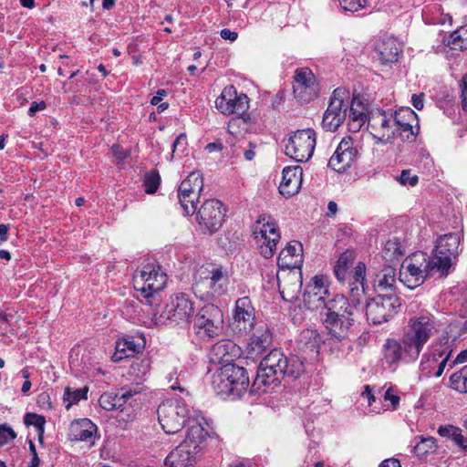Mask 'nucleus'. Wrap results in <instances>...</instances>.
Segmentation results:
<instances>
[{"label":"nucleus","mask_w":467,"mask_h":467,"mask_svg":"<svg viewBox=\"0 0 467 467\" xmlns=\"http://www.w3.org/2000/svg\"><path fill=\"white\" fill-rule=\"evenodd\" d=\"M304 371L305 365L301 358L274 348L261 360L252 384V391L266 393L270 389L279 386L282 379L296 380Z\"/></svg>","instance_id":"f257e3e1"},{"label":"nucleus","mask_w":467,"mask_h":467,"mask_svg":"<svg viewBox=\"0 0 467 467\" xmlns=\"http://www.w3.org/2000/svg\"><path fill=\"white\" fill-rule=\"evenodd\" d=\"M249 384L246 368L233 362L223 364L212 378L213 389L223 399L240 398L246 392Z\"/></svg>","instance_id":"f03ea898"},{"label":"nucleus","mask_w":467,"mask_h":467,"mask_svg":"<svg viewBox=\"0 0 467 467\" xmlns=\"http://www.w3.org/2000/svg\"><path fill=\"white\" fill-rule=\"evenodd\" d=\"M437 331L435 318L426 313L412 317L409 319L407 327L402 336V342L408 345L409 353L419 357L424 345Z\"/></svg>","instance_id":"7ed1b4c3"},{"label":"nucleus","mask_w":467,"mask_h":467,"mask_svg":"<svg viewBox=\"0 0 467 467\" xmlns=\"http://www.w3.org/2000/svg\"><path fill=\"white\" fill-rule=\"evenodd\" d=\"M193 333L202 340H211L222 335L223 330V313L213 305L203 306L192 320Z\"/></svg>","instance_id":"20e7f679"},{"label":"nucleus","mask_w":467,"mask_h":467,"mask_svg":"<svg viewBox=\"0 0 467 467\" xmlns=\"http://www.w3.org/2000/svg\"><path fill=\"white\" fill-rule=\"evenodd\" d=\"M167 283V275L160 265H145L141 271L133 275L134 288L147 299L150 306L158 305L157 298Z\"/></svg>","instance_id":"39448f33"},{"label":"nucleus","mask_w":467,"mask_h":467,"mask_svg":"<svg viewBox=\"0 0 467 467\" xmlns=\"http://www.w3.org/2000/svg\"><path fill=\"white\" fill-rule=\"evenodd\" d=\"M401 300L393 292L379 294L366 302V317L369 325L379 326L390 321L400 310Z\"/></svg>","instance_id":"423d86ee"},{"label":"nucleus","mask_w":467,"mask_h":467,"mask_svg":"<svg viewBox=\"0 0 467 467\" xmlns=\"http://www.w3.org/2000/svg\"><path fill=\"white\" fill-rule=\"evenodd\" d=\"M188 405L182 400L169 399L162 401L158 410V420L167 434L180 431L188 421Z\"/></svg>","instance_id":"0eeeda50"},{"label":"nucleus","mask_w":467,"mask_h":467,"mask_svg":"<svg viewBox=\"0 0 467 467\" xmlns=\"http://www.w3.org/2000/svg\"><path fill=\"white\" fill-rule=\"evenodd\" d=\"M194 312V303L189 295L174 294L170 297L158 322L164 325L183 326L192 322Z\"/></svg>","instance_id":"6e6552de"},{"label":"nucleus","mask_w":467,"mask_h":467,"mask_svg":"<svg viewBox=\"0 0 467 467\" xmlns=\"http://www.w3.org/2000/svg\"><path fill=\"white\" fill-rule=\"evenodd\" d=\"M349 99V91L344 88H337L332 92L321 123L326 131L334 132L344 123L348 116Z\"/></svg>","instance_id":"1a4fd4ad"},{"label":"nucleus","mask_w":467,"mask_h":467,"mask_svg":"<svg viewBox=\"0 0 467 467\" xmlns=\"http://www.w3.org/2000/svg\"><path fill=\"white\" fill-rule=\"evenodd\" d=\"M255 308L249 296L236 299L232 310L229 327L238 336H247L255 327Z\"/></svg>","instance_id":"9d476101"},{"label":"nucleus","mask_w":467,"mask_h":467,"mask_svg":"<svg viewBox=\"0 0 467 467\" xmlns=\"http://www.w3.org/2000/svg\"><path fill=\"white\" fill-rule=\"evenodd\" d=\"M144 391L140 382L131 383L121 387L118 392H105L99 400L100 407L108 411L119 410L123 411L126 405L133 407L138 403V397Z\"/></svg>","instance_id":"9b49d317"},{"label":"nucleus","mask_w":467,"mask_h":467,"mask_svg":"<svg viewBox=\"0 0 467 467\" xmlns=\"http://www.w3.org/2000/svg\"><path fill=\"white\" fill-rule=\"evenodd\" d=\"M317 143L313 129L298 130L290 136L285 145V154L297 162L307 161L314 153Z\"/></svg>","instance_id":"f8f14e48"},{"label":"nucleus","mask_w":467,"mask_h":467,"mask_svg":"<svg viewBox=\"0 0 467 467\" xmlns=\"http://www.w3.org/2000/svg\"><path fill=\"white\" fill-rule=\"evenodd\" d=\"M427 254L419 252L413 254L410 260H406L400 270L399 280L406 287L414 289L424 283L431 275L425 271Z\"/></svg>","instance_id":"ddd939ff"},{"label":"nucleus","mask_w":467,"mask_h":467,"mask_svg":"<svg viewBox=\"0 0 467 467\" xmlns=\"http://www.w3.org/2000/svg\"><path fill=\"white\" fill-rule=\"evenodd\" d=\"M225 213L226 209L221 201L206 200L196 211V220L202 229L213 234L223 225Z\"/></svg>","instance_id":"4468645a"},{"label":"nucleus","mask_w":467,"mask_h":467,"mask_svg":"<svg viewBox=\"0 0 467 467\" xmlns=\"http://www.w3.org/2000/svg\"><path fill=\"white\" fill-rule=\"evenodd\" d=\"M293 92L300 103H308L314 100L318 94L317 78L309 67L296 68L294 74Z\"/></svg>","instance_id":"2eb2a0df"},{"label":"nucleus","mask_w":467,"mask_h":467,"mask_svg":"<svg viewBox=\"0 0 467 467\" xmlns=\"http://www.w3.org/2000/svg\"><path fill=\"white\" fill-rule=\"evenodd\" d=\"M216 109L224 115L242 116L249 109V99L244 93H238L234 86L225 87L215 100Z\"/></svg>","instance_id":"dca6fc26"},{"label":"nucleus","mask_w":467,"mask_h":467,"mask_svg":"<svg viewBox=\"0 0 467 467\" xmlns=\"http://www.w3.org/2000/svg\"><path fill=\"white\" fill-rule=\"evenodd\" d=\"M256 223L261 224L259 229L255 227L254 231L255 238L260 237L263 240V244L260 245V253L265 258H271L275 254L276 244L280 240L278 226L274 220L265 215H260Z\"/></svg>","instance_id":"f3484780"},{"label":"nucleus","mask_w":467,"mask_h":467,"mask_svg":"<svg viewBox=\"0 0 467 467\" xmlns=\"http://www.w3.org/2000/svg\"><path fill=\"white\" fill-rule=\"evenodd\" d=\"M360 310H348L338 314L337 317H322V322L332 339L341 342L347 339L356 322V317Z\"/></svg>","instance_id":"a211bd4d"},{"label":"nucleus","mask_w":467,"mask_h":467,"mask_svg":"<svg viewBox=\"0 0 467 467\" xmlns=\"http://www.w3.org/2000/svg\"><path fill=\"white\" fill-rule=\"evenodd\" d=\"M363 289L361 290V295ZM356 296H360L358 287L351 288L350 300L341 294L332 295L327 299L323 309L320 311L322 317H337L338 314L348 312V310H360V300Z\"/></svg>","instance_id":"6ab92c4d"},{"label":"nucleus","mask_w":467,"mask_h":467,"mask_svg":"<svg viewBox=\"0 0 467 467\" xmlns=\"http://www.w3.org/2000/svg\"><path fill=\"white\" fill-rule=\"evenodd\" d=\"M393 122L397 134L402 140L412 142L416 140L419 131V121L417 114L409 107L401 108L394 112Z\"/></svg>","instance_id":"aec40b11"},{"label":"nucleus","mask_w":467,"mask_h":467,"mask_svg":"<svg viewBox=\"0 0 467 467\" xmlns=\"http://www.w3.org/2000/svg\"><path fill=\"white\" fill-rule=\"evenodd\" d=\"M358 150L350 136L344 137L328 161V166L337 172H344L357 160Z\"/></svg>","instance_id":"412c9836"},{"label":"nucleus","mask_w":467,"mask_h":467,"mask_svg":"<svg viewBox=\"0 0 467 467\" xmlns=\"http://www.w3.org/2000/svg\"><path fill=\"white\" fill-rule=\"evenodd\" d=\"M409 348L402 340L388 338L383 345V361L390 368L396 369L400 362L412 363L416 361L419 356L414 353V357L409 353Z\"/></svg>","instance_id":"4be33fe9"},{"label":"nucleus","mask_w":467,"mask_h":467,"mask_svg":"<svg viewBox=\"0 0 467 467\" xmlns=\"http://www.w3.org/2000/svg\"><path fill=\"white\" fill-rule=\"evenodd\" d=\"M302 175L303 170L300 166L285 167L278 188L280 194L286 199L297 194L302 185Z\"/></svg>","instance_id":"5701e85b"},{"label":"nucleus","mask_w":467,"mask_h":467,"mask_svg":"<svg viewBox=\"0 0 467 467\" xmlns=\"http://www.w3.org/2000/svg\"><path fill=\"white\" fill-rule=\"evenodd\" d=\"M97 426L88 419H78L71 422L68 439L72 441H86L94 443Z\"/></svg>","instance_id":"b1692460"},{"label":"nucleus","mask_w":467,"mask_h":467,"mask_svg":"<svg viewBox=\"0 0 467 467\" xmlns=\"http://www.w3.org/2000/svg\"><path fill=\"white\" fill-rule=\"evenodd\" d=\"M273 340L272 333L266 324L259 326L247 345V353L252 357L262 355L271 346Z\"/></svg>","instance_id":"393cba45"},{"label":"nucleus","mask_w":467,"mask_h":467,"mask_svg":"<svg viewBox=\"0 0 467 467\" xmlns=\"http://www.w3.org/2000/svg\"><path fill=\"white\" fill-rule=\"evenodd\" d=\"M197 452L188 445L181 443L164 460L165 467H190L195 461Z\"/></svg>","instance_id":"a878e982"},{"label":"nucleus","mask_w":467,"mask_h":467,"mask_svg":"<svg viewBox=\"0 0 467 467\" xmlns=\"http://www.w3.org/2000/svg\"><path fill=\"white\" fill-rule=\"evenodd\" d=\"M321 343L322 337L317 330L306 328L299 334L297 348L309 357H317Z\"/></svg>","instance_id":"bb28decb"},{"label":"nucleus","mask_w":467,"mask_h":467,"mask_svg":"<svg viewBox=\"0 0 467 467\" xmlns=\"http://www.w3.org/2000/svg\"><path fill=\"white\" fill-rule=\"evenodd\" d=\"M303 247L301 243L292 241L281 250L277 257V265L282 269L296 268L302 262L301 254Z\"/></svg>","instance_id":"cd10ccee"},{"label":"nucleus","mask_w":467,"mask_h":467,"mask_svg":"<svg viewBox=\"0 0 467 467\" xmlns=\"http://www.w3.org/2000/svg\"><path fill=\"white\" fill-rule=\"evenodd\" d=\"M239 348L230 339H222L211 348V356L214 362L228 364L239 355Z\"/></svg>","instance_id":"c85d7f7f"},{"label":"nucleus","mask_w":467,"mask_h":467,"mask_svg":"<svg viewBox=\"0 0 467 467\" xmlns=\"http://www.w3.org/2000/svg\"><path fill=\"white\" fill-rule=\"evenodd\" d=\"M349 130L358 131L368 119L366 105L357 97L349 99L348 106Z\"/></svg>","instance_id":"c756f323"},{"label":"nucleus","mask_w":467,"mask_h":467,"mask_svg":"<svg viewBox=\"0 0 467 467\" xmlns=\"http://www.w3.org/2000/svg\"><path fill=\"white\" fill-rule=\"evenodd\" d=\"M453 264H455L454 260L445 254H438L434 248L431 252V255L429 256L427 254L425 271L431 275L434 272H437L441 276H447Z\"/></svg>","instance_id":"7c9ffc66"},{"label":"nucleus","mask_w":467,"mask_h":467,"mask_svg":"<svg viewBox=\"0 0 467 467\" xmlns=\"http://www.w3.org/2000/svg\"><path fill=\"white\" fill-rule=\"evenodd\" d=\"M375 58L382 64L394 63L398 60L399 47L394 38L389 37L378 42L375 46Z\"/></svg>","instance_id":"2f4dec72"},{"label":"nucleus","mask_w":467,"mask_h":467,"mask_svg":"<svg viewBox=\"0 0 467 467\" xmlns=\"http://www.w3.org/2000/svg\"><path fill=\"white\" fill-rule=\"evenodd\" d=\"M143 345L136 343L133 337H125L116 341L115 352L111 357L114 362H119L126 358L133 357L140 353Z\"/></svg>","instance_id":"473e14b6"},{"label":"nucleus","mask_w":467,"mask_h":467,"mask_svg":"<svg viewBox=\"0 0 467 467\" xmlns=\"http://www.w3.org/2000/svg\"><path fill=\"white\" fill-rule=\"evenodd\" d=\"M187 423V434L182 443L188 445L189 448H192V450L198 453L201 450V444L205 441L209 433L200 422L188 419Z\"/></svg>","instance_id":"72a5a7b5"},{"label":"nucleus","mask_w":467,"mask_h":467,"mask_svg":"<svg viewBox=\"0 0 467 467\" xmlns=\"http://www.w3.org/2000/svg\"><path fill=\"white\" fill-rule=\"evenodd\" d=\"M203 188V179L200 172L193 171L184 179L179 185L177 194L185 195L190 198H200V192Z\"/></svg>","instance_id":"f704fd0d"},{"label":"nucleus","mask_w":467,"mask_h":467,"mask_svg":"<svg viewBox=\"0 0 467 467\" xmlns=\"http://www.w3.org/2000/svg\"><path fill=\"white\" fill-rule=\"evenodd\" d=\"M460 237L457 234H447L441 236L435 245L438 254L450 256L456 262L459 254Z\"/></svg>","instance_id":"c9c22d12"},{"label":"nucleus","mask_w":467,"mask_h":467,"mask_svg":"<svg viewBox=\"0 0 467 467\" xmlns=\"http://www.w3.org/2000/svg\"><path fill=\"white\" fill-rule=\"evenodd\" d=\"M210 273V288L213 294L218 296L225 295L229 285L228 272L220 265L214 267Z\"/></svg>","instance_id":"e433bc0d"},{"label":"nucleus","mask_w":467,"mask_h":467,"mask_svg":"<svg viewBox=\"0 0 467 467\" xmlns=\"http://www.w3.org/2000/svg\"><path fill=\"white\" fill-rule=\"evenodd\" d=\"M396 269L386 265L376 275L374 286L378 291H394L396 287Z\"/></svg>","instance_id":"4c0bfd02"},{"label":"nucleus","mask_w":467,"mask_h":467,"mask_svg":"<svg viewBox=\"0 0 467 467\" xmlns=\"http://www.w3.org/2000/svg\"><path fill=\"white\" fill-rule=\"evenodd\" d=\"M331 294L327 296L321 291H317L315 286H306L303 294V301L308 308L320 309L321 311L327 299L331 297Z\"/></svg>","instance_id":"58836bf2"},{"label":"nucleus","mask_w":467,"mask_h":467,"mask_svg":"<svg viewBox=\"0 0 467 467\" xmlns=\"http://www.w3.org/2000/svg\"><path fill=\"white\" fill-rule=\"evenodd\" d=\"M437 432L441 437L451 439L462 451H467V438L462 435V431L459 427L441 425Z\"/></svg>","instance_id":"ea45409f"},{"label":"nucleus","mask_w":467,"mask_h":467,"mask_svg":"<svg viewBox=\"0 0 467 467\" xmlns=\"http://www.w3.org/2000/svg\"><path fill=\"white\" fill-rule=\"evenodd\" d=\"M353 259V254L349 251H346L339 255L334 266V274L339 282H344L347 279Z\"/></svg>","instance_id":"a19ab883"},{"label":"nucleus","mask_w":467,"mask_h":467,"mask_svg":"<svg viewBox=\"0 0 467 467\" xmlns=\"http://www.w3.org/2000/svg\"><path fill=\"white\" fill-rule=\"evenodd\" d=\"M88 387L85 386L80 389H71L67 387L64 390L63 400L66 404V409L69 410L73 405L78 404L80 400H88Z\"/></svg>","instance_id":"79ce46f5"},{"label":"nucleus","mask_w":467,"mask_h":467,"mask_svg":"<svg viewBox=\"0 0 467 467\" xmlns=\"http://www.w3.org/2000/svg\"><path fill=\"white\" fill-rule=\"evenodd\" d=\"M169 388L172 390H179L184 392L188 384V377L185 370L174 368L167 376Z\"/></svg>","instance_id":"37998d69"},{"label":"nucleus","mask_w":467,"mask_h":467,"mask_svg":"<svg viewBox=\"0 0 467 467\" xmlns=\"http://www.w3.org/2000/svg\"><path fill=\"white\" fill-rule=\"evenodd\" d=\"M447 45L453 50L467 49V26L453 31L448 38Z\"/></svg>","instance_id":"c03bdc74"},{"label":"nucleus","mask_w":467,"mask_h":467,"mask_svg":"<svg viewBox=\"0 0 467 467\" xmlns=\"http://www.w3.org/2000/svg\"><path fill=\"white\" fill-rule=\"evenodd\" d=\"M403 254L402 246L399 239L394 238L386 242L383 249V257L386 261L391 263L400 261Z\"/></svg>","instance_id":"a18cd8bd"},{"label":"nucleus","mask_w":467,"mask_h":467,"mask_svg":"<svg viewBox=\"0 0 467 467\" xmlns=\"http://www.w3.org/2000/svg\"><path fill=\"white\" fill-rule=\"evenodd\" d=\"M436 440L433 437H420V441L413 446V451L419 459H424L436 451Z\"/></svg>","instance_id":"49530a36"},{"label":"nucleus","mask_w":467,"mask_h":467,"mask_svg":"<svg viewBox=\"0 0 467 467\" xmlns=\"http://www.w3.org/2000/svg\"><path fill=\"white\" fill-rule=\"evenodd\" d=\"M450 381L453 389L461 393H467V365L461 370L453 373L450 378Z\"/></svg>","instance_id":"de8ad7c7"},{"label":"nucleus","mask_w":467,"mask_h":467,"mask_svg":"<svg viewBox=\"0 0 467 467\" xmlns=\"http://www.w3.org/2000/svg\"><path fill=\"white\" fill-rule=\"evenodd\" d=\"M160 183L161 176L157 171H150L145 174L143 185L147 193H155L160 186Z\"/></svg>","instance_id":"09e8293b"},{"label":"nucleus","mask_w":467,"mask_h":467,"mask_svg":"<svg viewBox=\"0 0 467 467\" xmlns=\"http://www.w3.org/2000/svg\"><path fill=\"white\" fill-rule=\"evenodd\" d=\"M182 199V195L177 194V199L184 215H192L197 211V203L199 198H190L186 195Z\"/></svg>","instance_id":"8fccbe9b"},{"label":"nucleus","mask_w":467,"mask_h":467,"mask_svg":"<svg viewBox=\"0 0 467 467\" xmlns=\"http://www.w3.org/2000/svg\"><path fill=\"white\" fill-rule=\"evenodd\" d=\"M24 423L26 426H35L37 432L45 431L46 418L43 415H39L33 412H27L24 416Z\"/></svg>","instance_id":"3c124183"},{"label":"nucleus","mask_w":467,"mask_h":467,"mask_svg":"<svg viewBox=\"0 0 467 467\" xmlns=\"http://www.w3.org/2000/svg\"><path fill=\"white\" fill-rule=\"evenodd\" d=\"M16 438V433L7 423L0 424V447Z\"/></svg>","instance_id":"603ef678"},{"label":"nucleus","mask_w":467,"mask_h":467,"mask_svg":"<svg viewBox=\"0 0 467 467\" xmlns=\"http://www.w3.org/2000/svg\"><path fill=\"white\" fill-rule=\"evenodd\" d=\"M345 12L355 13L364 8L366 0H338Z\"/></svg>","instance_id":"864d4df0"},{"label":"nucleus","mask_w":467,"mask_h":467,"mask_svg":"<svg viewBox=\"0 0 467 467\" xmlns=\"http://www.w3.org/2000/svg\"><path fill=\"white\" fill-rule=\"evenodd\" d=\"M401 185L415 186L419 182V177L416 174H411L410 170H403L398 178Z\"/></svg>","instance_id":"5fc2aeb1"},{"label":"nucleus","mask_w":467,"mask_h":467,"mask_svg":"<svg viewBox=\"0 0 467 467\" xmlns=\"http://www.w3.org/2000/svg\"><path fill=\"white\" fill-rule=\"evenodd\" d=\"M383 398L391 404V410H396L399 407L400 398L397 394V390L393 387H389L384 393Z\"/></svg>","instance_id":"6e6d98bb"},{"label":"nucleus","mask_w":467,"mask_h":467,"mask_svg":"<svg viewBox=\"0 0 467 467\" xmlns=\"http://www.w3.org/2000/svg\"><path fill=\"white\" fill-rule=\"evenodd\" d=\"M451 353H452V348L448 344V342H446L444 345L440 346V348H435L432 356H433V359L435 361H437L438 358L450 359Z\"/></svg>","instance_id":"4d7b16f0"},{"label":"nucleus","mask_w":467,"mask_h":467,"mask_svg":"<svg viewBox=\"0 0 467 467\" xmlns=\"http://www.w3.org/2000/svg\"><path fill=\"white\" fill-rule=\"evenodd\" d=\"M150 369V361L149 359H141L139 362H135L131 365V370L133 373H137L138 375L145 376Z\"/></svg>","instance_id":"13d9d810"},{"label":"nucleus","mask_w":467,"mask_h":467,"mask_svg":"<svg viewBox=\"0 0 467 467\" xmlns=\"http://www.w3.org/2000/svg\"><path fill=\"white\" fill-rule=\"evenodd\" d=\"M306 286H315L317 291H321L328 296V288L325 285V278L322 275H316L312 278L311 282Z\"/></svg>","instance_id":"bf43d9fd"},{"label":"nucleus","mask_w":467,"mask_h":467,"mask_svg":"<svg viewBox=\"0 0 467 467\" xmlns=\"http://www.w3.org/2000/svg\"><path fill=\"white\" fill-rule=\"evenodd\" d=\"M186 135L181 133L171 144V157L178 151L183 152L186 149Z\"/></svg>","instance_id":"052dcab7"},{"label":"nucleus","mask_w":467,"mask_h":467,"mask_svg":"<svg viewBox=\"0 0 467 467\" xmlns=\"http://www.w3.org/2000/svg\"><path fill=\"white\" fill-rule=\"evenodd\" d=\"M365 265L363 263H358L353 271V279L355 283H359L362 285L365 279Z\"/></svg>","instance_id":"680f3d73"},{"label":"nucleus","mask_w":467,"mask_h":467,"mask_svg":"<svg viewBox=\"0 0 467 467\" xmlns=\"http://www.w3.org/2000/svg\"><path fill=\"white\" fill-rule=\"evenodd\" d=\"M28 443H29V451L32 455V459H31L30 462L28 463V467H39L40 459L37 455L36 445L32 440H29Z\"/></svg>","instance_id":"e2e57ef3"},{"label":"nucleus","mask_w":467,"mask_h":467,"mask_svg":"<svg viewBox=\"0 0 467 467\" xmlns=\"http://www.w3.org/2000/svg\"><path fill=\"white\" fill-rule=\"evenodd\" d=\"M423 99H424L423 93L412 95L411 103L416 109L420 110L423 109V107H424Z\"/></svg>","instance_id":"0e129e2a"},{"label":"nucleus","mask_w":467,"mask_h":467,"mask_svg":"<svg viewBox=\"0 0 467 467\" xmlns=\"http://www.w3.org/2000/svg\"><path fill=\"white\" fill-rule=\"evenodd\" d=\"M461 88H462V109L465 111H467V74L462 78Z\"/></svg>","instance_id":"69168bd1"},{"label":"nucleus","mask_w":467,"mask_h":467,"mask_svg":"<svg viewBox=\"0 0 467 467\" xmlns=\"http://www.w3.org/2000/svg\"><path fill=\"white\" fill-rule=\"evenodd\" d=\"M47 108V104L45 101H39V102H36V101H34L32 102L29 109H28V114L29 116H34L37 111H40V110H43Z\"/></svg>","instance_id":"338daca9"},{"label":"nucleus","mask_w":467,"mask_h":467,"mask_svg":"<svg viewBox=\"0 0 467 467\" xmlns=\"http://www.w3.org/2000/svg\"><path fill=\"white\" fill-rule=\"evenodd\" d=\"M220 36L224 40H230V41H234L237 39L238 37V33L235 32V31H232L228 28H223L221 30L220 32Z\"/></svg>","instance_id":"774afa93"}]
</instances>
